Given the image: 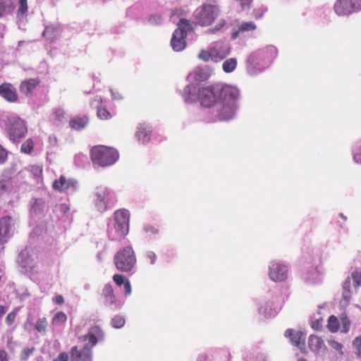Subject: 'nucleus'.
Instances as JSON below:
<instances>
[{"mask_svg":"<svg viewBox=\"0 0 361 361\" xmlns=\"http://www.w3.org/2000/svg\"><path fill=\"white\" fill-rule=\"evenodd\" d=\"M47 322L46 318H41L37 321L36 324L34 325V329L38 332L45 334L47 331Z\"/></svg>","mask_w":361,"mask_h":361,"instance_id":"obj_29","label":"nucleus"},{"mask_svg":"<svg viewBox=\"0 0 361 361\" xmlns=\"http://www.w3.org/2000/svg\"><path fill=\"white\" fill-rule=\"evenodd\" d=\"M343 291H350V279L348 277L343 285Z\"/></svg>","mask_w":361,"mask_h":361,"instance_id":"obj_53","label":"nucleus"},{"mask_svg":"<svg viewBox=\"0 0 361 361\" xmlns=\"http://www.w3.org/2000/svg\"><path fill=\"white\" fill-rule=\"evenodd\" d=\"M216 54H217L214 52V50H212V49L210 48L209 51H201V52L198 55V57L204 61H208L209 59L214 61V59H216L215 57Z\"/></svg>","mask_w":361,"mask_h":361,"instance_id":"obj_28","label":"nucleus"},{"mask_svg":"<svg viewBox=\"0 0 361 361\" xmlns=\"http://www.w3.org/2000/svg\"><path fill=\"white\" fill-rule=\"evenodd\" d=\"M287 267L276 262H272L269 267V275L274 281H282L287 278Z\"/></svg>","mask_w":361,"mask_h":361,"instance_id":"obj_10","label":"nucleus"},{"mask_svg":"<svg viewBox=\"0 0 361 361\" xmlns=\"http://www.w3.org/2000/svg\"><path fill=\"white\" fill-rule=\"evenodd\" d=\"M342 323H343V329L341 330V332L343 333H347L349 331L350 322L347 317L342 318Z\"/></svg>","mask_w":361,"mask_h":361,"instance_id":"obj_46","label":"nucleus"},{"mask_svg":"<svg viewBox=\"0 0 361 361\" xmlns=\"http://www.w3.org/2000/svg\"><path fill=\"white\" fill-rule=\"evenodd\" d=\"M236 64V59L231 58L224 62L222 68L226 73H231L235 68Z\"/></svg>","mask_w":361,"mask_h":361,"instance_id":"obj_26","label":"nucleus"},{"mask_svg":"<svg viewBox=\"0 0 361 361\" xmlns=\"http://www.w3.org/2000/svg\"><path fill=\"white\" fill-rule=\"evenodd\" d=\"M78 182L70 179L68 180L67 186H66V190L71 189L73 192H75L77 189Z\"/></svg>","mask_w":361,"mask_h":361,"instance_id":"obj_45","label":"nucleus"},{"mask_svg":"<svg viewBox=\"0 0 361 361\" xmlns=\"http://www.w3.org/2000/svg\"><path fill=\"white\" fill-rule=\"evenodd\" d=\"M8 354L4 350H0V361H8Z\"/></svg>","mask_w":361,"mask_h":361,"instance_id":"obj_60","label":"nucleus"},{"mask_svg":"<svg viewBox=\"0 0 361 361\" xmlns=\"http://www.w3.org/2000/svg\"><path fill=\"white\" fill-rule=\"evenodd\" d=\"M34 350V348L24 350V359H25V357H27L30 354H32Z\"/></svg>","mask_w":361,"mask_h":361,"instance_id":"obj_64","label":"nucleus"},{"mask_svg":"<svg viewBox=\"0 0 361 361\" xmlns=\"http://www.w3.org/2000/svg\"><path fill=\"white\" fill-rule=\"evenodd\" d=\"M97 114L102 119H108L111 117L109 111L106 108H99Z\"/></svg>","mask_w":361,"mask_h":361,"instance_id":"obj_36","label":"nucleus"},{"mask_svg":"<svg viewBox=\"0 0 361 361\" xmlns=\"http://www.w3.org/2000/svg\"><path fill=\"white\" fill-rule=\"evenodd\" d=\"M361 9V0H337L334 10L338 16H348Z\"/></svg>","mask_w":361,"mask_h":361,"instance_id":"obj_7","label":"nucleus"},{"mask_svg":"<svg viewBox=\"0 0 361 361\" xmlns=\"http://www.w3.org/2000/svg\"><path fill=\"white\" fill-rule=\"evenodd\" d=\"M9 137L13 142H18L23 137V121L17 116H10L4 121Z\"/></svg>","mask_w":361,"mask_h":361,"instance_id":"obj_6","label":"nucleus"},{"mask_svg":"<svg viewBox=\"0 0 361 361\" xmlns=\"http://www.w3.org/2000/svg\"><path fill=\"white\" fill-rule=\"evenodd\" d=\"M110 192L106 188L98 187L96 188L94 195L97 199L95 205L99 212H104L106 209L110 200Z\"/></svg>","mask_w":361,"mask_h":361,"instance_id":"obj_9","label":"nucleus"},{"mask_svg":"<svg viewBox=\"0 0 361 361\" xmlns=\"http://www.w3.org/2000/svg\"><path fill=\"white\" fill-rule=\"evenodd\" d=\"M114 282L119 286L123 285L128 280L124 276L120 274H115L113 277Z\"/></svg>","mask_w":361,"mask_h":361,"instance_id":"obj_41","label":"nucleus"},{"mask_svg":"<svg viewBox=\"0 0 361 361\" xmlns=\"http://www.w3.org/2000/svg\"><path fill=\"white\" fill-rule=\"evenodd\" d=\"M353 159L355 162L361 164V151L360 152L355 153L353 155Z\"/></svg>","mask_w":361,"mask_h":361,"instance_id":"obj_62","label":"nucleus"},{"mask_svg":"<svg viewBox=\"0 0 361 361\" xmlns=\"http://www.w3.org/2000/svg\"><path fill=\"white\" fill-rule=\"evenodd\" d=\"M322 319H317L316 321L313 322L312 323V328H313L314 329L317 330V331H319L322 329Z\"/></svg>","mask_w":361,"mask_h":361,"instance_id":"obj_51","label":"nucleus"},{"mask_svg":"<svg viewBox=\"0 0 361 361\" xmlns=\"http://www.w3.org/2000/svg\"><path fill=\"white\" fill-rule=\"evenodd\" d=\"M66 321V315L63 312H57L53 318L54 324H62Z\"/></svg>","mask_w":361,"mask_h":361,"instance_id":"obj_34","label":"nucleus"},{"mask_svg":"<svg viewBox=\"0 0 361 361\" xmlns=\"http://www.w3.org/2000/svg\"><path fill=\"white\" fill-rule=\"evenodd\" d=\"M90 153L93 164L102 167L114 164L118 159V153L115 149L104 146L94 147Z\"/></svg>","mask_w":361,"mask_h":361,"instance_id":"obj_2","label":"nucleus"},{"mask_svg":"<svg viewBox=\"0 0 361 361\" xmlns=\"http://www.w3.org/2000/svg\"><path fill=\"white\" fill-rule=\"evenodd\" d=\"M308 274L309 276L306 278V281L314 283L319 281V274L317 270L313 269L308 273Z\"/></svg>","mask_w":361,"mask_h":361,"instance_id":"obj_31","label":"nucleus"},{"mask_svg":"<svg viewBox=\"0 0 361 361\" xmlns=\"http://www.w3.org/2000/svg\"><path fill=\"white\" fill-rule=\"evenodd\" d=\"M110 92L111 94L112 99H114V100H115V99L120 100V99H123V97H122V95L120 93L114 92L112 89H110Z\"/></svg>","mask_w":361,"mask_h":361,"instance_id":"obj_56","label":"nucleus"},{"mask_svg":"<svg viewBox=\"0 0 361 361\" xmlns=\"http://www.w3.org/2000/svg\"><path fill=\"white\" fill-rule=\"evenodd\" d=\"M68 180L66 178L61 176L59 180H55L53 183V188L56 190L63 191L66 190V186H67Z\"/></svg>","mask_w":361,"mask_h":361,"instance_id":"obj_25","label":"nucleus"},{"mask_svg":"<svg viewBox=\"0 0 361 361\" xmlns=\"http://www.w3.org/2000/svg\"><path fill=\"white\" fill-rule=\"evenodd\" d=\"M68 355L65 352L59 353L56 358L54 359L53 361H68Z\"/></svg>","mask_w":361,"mask_h":361,"instance_id":"obj_49","label":"nucleus"},{"mask_svg":"<svg viewBox=\"0 0 361 361\" xmlns=\"http://www.w3.org/2000/svg\"><path fill=\"white\" fill-rule=\"evenodd\" d=\"M212 50H214L217 54L215 56L216 58L214 59V61L218 62L224 59L229 54V48L222 44H216L214 47H211Z\"/></svg>","mask_w":361,"mask_h":361,"instance_id":"obj_18","label":"nucleus"},{"mask_svg":"<svg viewBox=\"0 0 361 361\" xmlns=\"http://www.w3.org/2000/svg\"><path fill=\"white\" fill-rule=\"evenodd\" d=\"M329 343L333 348L337 350H341L342 348V345L336 341H329Z\"/></svg>","mask_w":361,"mask_h":361,"instance_id":"obj_55","label":"nucleus"},{"mask_svg":"<svg viewBox=\"0 0 361 361\" xmlns=\"http://www.w3.org/2000/svg\"><path fill=\"white\" fill-rule=\"evenodd\" d=\"M40 82L38 78H31L24 80V87H26V95L29 96L32 94V90L39 85Z\"/></svg>","mask_w":361,"mask_h":361,"instance_id":"obj_23","label":"nucleus"},{"mask_svg":"<svg viewBox=\"0 0 361 361\" xmlns=\"http://www.w3.org/2000/svg\"><path fill=\"white\" fill-rule=\"evenodd\" d=\"M7 157V151L1 145H0V164H4L6 161Z\"/></svg>","mask_w":361,"mask_h":361,"instance_id":"obj_42","label":"nucleus"},{"mask_svg":"<svg viewBox=\"0 0 361 361\" xmlns=\"http://www.w3.org/2000/svg\"><path fill=\"white\" fill-rule=\"evenodd\" d=\"M259 313L265 317H271L276 314V310L272 308V304L269 302L259 308Z\"/></svg>","mask_w":361,"mask_h":361,"instance_id":"obj_22","label":"nucleus"},{"mask_svg":"<svg viewBox=\"0 0 361 361\" xmlns=\"http://www.w3.org/2000/svg\"><path fill=\"white\" fill-rule=\"evenodd\" d=\"M16 314L14 312H11L7 314L6 321L8 323V324H11L13 322L16 318Z\"/></svg>","mask_w":361,"mask_h":361,"instance_id":"obj_52","label":"nucleus"},{"mask_svg":"<svg viewBox=\"0 0 361 361\" xmlns=\"http://www.w3.org/2000/svg\"><path fill=\"white\" fill-rule=\"evenodd\" d=\"M6 5L3 0H0V17L3 16L6 13Z\"/></svg>","mask_w":361,"mask_h":361,"instance_id":"obj_61","label":"nucleus"},{"mask_svg":"<svg viewBox=\"0 0 361 361\" xmlns=\"http://www.w3.org/2000/svg\"><path fill=\"white\" fill-rule=\"evenodd\" d=\"M353 345L357 350V355L361 356V337H357L353 341Z\"/></svg>","mask_w":361,"mask_h":361,"instance_id":"obj_47","label":"nucleus"},{"mask_svg":"<svg viewBox=\"0 0 361 361\" xmlns=\"http://www.w3.org/2000/svg\"><path fill=\"white\" fill-rule=\"evenodd\" d=\"M114 263L120 271H131L136 263L135 255L132 247L126 246L120 250L114 256Z\"/></svg>","mask_w":361,"mask_h":361,"instance_id":"obj_3","label":"nucleus"},{"mask_svg":"<svg viewBox=\"0 0 361 361\" xmlns=\"http://www.w3.org/2000/svg\"><path fill=\"white\" fill-rule=\"evenodd\" d=\"M103 294L106 298L114 295V290L110 284H106L103 289Z\"/></svg>","mask_w":361,"mask_h":361,"instance_id":"obj_40","label":"nucleus"},{"mask_svg":"<svg viewBox=\"0 0 361 361\" xmlns=\"http://www.w3.org/2000/svg\"><path fill=\"white\" fill-rule=\"evenodd\" d=\"M88 121L89 118L87 116L77 117L70 121V126L73 129L80 130L87 126Z\"/></svg>","mask_w":361,"mask_h":361,"instance_id":"obj_20","label":"nucleus"},{"mask_svg":"<svg viewBox=\"0 0 361 361\" xmlns=\"http://www.w3.org/2000/svg\"><path fill=\"white\" fill-rule=\"evenodd\" d=\"M211 75V70L207 66L197 68L193 73L192 78L197 82L206 81Z\"/></svg>","mask_w":361,"mask_h":361,"instance_id":"obj_15","label":"nucleus"},{"mask_svg":"<svg viewBox=\"0 0 361 361\" xmlns=\"http://www.w3.org/2000/svg\"><path fill=\"white\" fill-rule=\"evenodd\" d=\"M219 15V9L216 6L203 4L194 13L195 23L201 26L211 25Z\"/></svg>","mask_w":361,"mask_h":361,"instance_id":"obj_5","label":"nucleus"},{"mask_svg":"<svg viewBox=\"0 0 361 361\" xmlns=\"http://www.w3.org/2000/svg\"><path fill=\"white\" fill-rule=\"evenodd\" d=\"M147 256L150 259L151 264H154L157 259L155 253L152 251H149L147 254Z\"/></svg>","mask_w":361,"mask_h":361,"instance_id":"obj_58","label":"nucleus"},{"mask_svg":"<svg viewBox=\"0 0 361 361\" xmlns=\"http://www.w3.org/2000/svg\"><path fill=\"white\" fill-rule=\"evenodd\" d=\"M192 29V25L188 20L185 18L180 19L178 27L173 32L171 40V45L175 51H180L185 49L187 31Z\"/></svg>","mask_w":361,"mask_h":361,"instance_id":"obj_4","label":"nucleus"},{"mask_svg":"<svg viewBox=\"0 0 361 361\" xmlns=\"http://www.w3.org/2000/svg\"><path fill=\"white\" fill-rule=\"evenodd\" d=\"M239 27L242 32L250 31L256 29V25L253 22L250 21L243 23Z\"/></svg>","mask_w":361,"mask_h":361,"instance_id":"obj_35","label":"nucleus"},{"mask_svg":"<svg viewBox=\"0 0 361 361\" xmlns=\"http://www.w3.org/2000/svg\"><path fill=\"white\" fill-rule=\"evenodd\" d=\"M350 298H351V292L350 291H343L342 299L340 302L341 305H343V306L348 305Z\"/></svg>","mask_w":361,"mask_h":361,"instance_id":"obj_37","label":"nucleus"},{"mask_svg":"<svg viewBox=\"0 0 361 361\" xmlns=\"http://www.w3.org/2000/svg\"><path fill=\"white\" fill-rule=\"evenodd\" d=\"M11 226V219L4 216L0 219V244L6 242Z\"/></svg>","mask_w":361,"mask_h":361,"instance_id":"obj_14","label":"nucleus"},{"mask_svg":"<svg viewBox=\"0 0 361 361\" xmlns=\"http://www.w3.org/2000/svg\"><path fill=\"white\" fill-rule=\"evenodd\" d=\"M125 324L123 317L116 315L111 319V324L114 328L118 329L122 327Z\"/></svg>","mask_w":361,"mask_h":361,"instance_id":"obj_32","label":"nucleus"},{"mask_svg":"<svg viewBox=\"0 0 361 361\" xmlns=\"http://www.w3.org/2000/svg\"><path fill=\"white\" fill-rule=\"evenodd\" d=\"M264 11H265V9H264V8H258V9L254 10L253 11L254 17L256 19L261 18L263 16Z\"/></svg>","mask_w":361,"mask_h":361,"instance_id":"obj_50","label":"nucleus"},{"mask_svg":"<svg viewBox=\"0 0 361 361\" xmlns=\"http://www.w3.org/2000/svg\"><path fill=\"white\" fill-rule=\"evenodd\" d=\"M47 228V224L42 222L33 228L32 232L31 233V235L39 236L46 232Z\"/></svg>","mask_w":361,"mask_h":361,"instance_id":"obj_30","label":"nucleus"},{"mask_svg":"<svg viewBox=\"0 0 361 361\" xmlns=\"http://www.w3.org/2000/svg\"><path fill=\"white\" fill-rule=\"evenodd\" d=\"M148 126L146 123H142L138 128L136 133V136L140 141L142 143H147L149 141L151 137V130L148 129Z\"/></svg>","mask_w":361,"mask_h":361,"instance_id":"obj_17","label":"nucleus"},{"mask_svg":"<svg viewBox=\"0 0 361 361\" xmlns=\"http://www.w3.org/2000/svg\"><path fill=\"white\" fill-rule=\"evenodd\" d=\"M123 286L126 295H130L131 293V286L130 281L128 280H126V281L123 284Z\"/></svg>","mask_w":361,"mask_h":361,"instance_id":"obj_54","label":"nucleus"},{"mask_svg":"<svg viewBox=\"0 0 361 361\" xmlns=\"http://www.w3.org/2000/svg\"><path fill=\"white\" fill-rule=\"evenodd\" d=\"M308 345L312 350L318 351L324 346L323 340L315 335H311L308 339Z\"/></svg>","mask_w":361,"mask_h":361,"instance_id":"obj_21","label":"nucleus"},{"mask_svg":"<svg viewBox=\"0 0 361 361\" xmlns=\"http://www.w3.org/2000/svg\"><path fill=\"white\" fill-rule=\"evenodd\" d=\"M226 22L224 20H221L214 28H210L207 30V32L209 33H214L216 31H219L225 25Z\"/></svg>","mask_w":361,"mask_h":361,"instance_id":"obj_44","label":"nucleus"},{"mask_svg":"<svg viewBox=\"0 0 361 361\" xmlns=\"http://www.w3.org/2000/svg\"><path fill=\"white\" fill-rule=\"evenodd\" d=\"M55 302L58 305H61L64 302V299L62 295H59L56 296Z\"/></svg>","mask_w":361,"mask_h":361,"instance_id":"obj_63","label":"nucleus"},{"mask_svg":"<svg viewBox=\"0 0 361 361\" xmlns=\"http://www.w3.org/2000/svg\"><path fill=\"white\" fill-rule=\"evenodd\" d=\"M144 230L145 232H151V233H158V230L156 229L154 227H153L152 226H145V228H144Z\"/></svg>","mask_w":361,"mask_h":361,"instance_id":"obj_59","label":"nucleus"},{"mask_svg":"<svg viewBox=\"0 0 361 361\" xmlns=\"http://www.w3.org/2000/svg\"><path fill=\"white\" fill-rule=\"evenodd\" d=\"M28 170L33 174L36 178L39 177L42 175V169L39 166H31Z\"/></svg>","mask_w":361,"mask_h":361,"instance_id":"obj_39","label":"nucleus"},{"mask_svg":"<svg viewBox=\"0 0 361 361\" xmlns=\"http://www.w3.org/2000/svg\"><path fill=\"white\" fill-rule=\"evenodd\" d=\"M285 336L290 338L293 344L302 349L305 345V335L302 331L289 329L286 331Z\"/></svg>","mask_w":361,"mask_h":361,"instance_id":"obj_13","label":"nucleus"},{"mask_svg":"<svg viewBox=\"0 0 361 361\" xmlns=\"http://www.w3.org/2000/svg\"><path fill=\"white\" fill-rule=\"evenodd\" d=\"M71 357L74 360L92 361V350L88 343H86L81 350L77 346H73L71 350Z\"/></svg>","mask_w":361,"mask_h":361,"instance_id":"obj_11","label":"nucleus"},{"mask_svg":"<svg viewBox=\"0 0 361 361\" xmlns=\"http://www.w3.org/2000/svg\"><path fill=\"white\" fill-rule=\"evenodd\" d=\"M59 32L60 29L59 27L47 26L42 32V36L44 37L47 41L52 42Z\"/></svg>","mask_w":361,"mask_h":361,"instance_id":"obj_19","label":"nucleus"},{"mask_svg":"<svg viewBox=\"0 0 361 361\" xmlns=\"http://www.w3.org/2000/svg\"><path fill=\"white\" fill-rule=\"evenodd\" d=\"M34 143L31 138H29L24 143V153L30 154L33 149Z\"/></svg>","mask_w":361,"mask_h":361,"instance_id":"obj_38","label":"nucleus"},{"mask_svg":"<svg viewBox=\"0 0 361 361\" xmlns=\"http://www.w3.org/2000/svg\"><path fill=\"white\" fill-rule=\"evenodd\" d=\"M255 361H268V357L265 354L259 353L257 355Z\"/></svg>","mask_w":361,"mask_h":361,"instance_id":"obj_57","label":"nucleus"},{"mask_svg":"<svg viewBox=\"0 0 361 361\" xmlns=\"http://www.w3.org/2000/svg\"><path fill=\"white\" fill-rule=\"evenodd\" d=\"M351 276L353 279V286L355 288H357L361 286V272L358 271H354L351 274Z\"/></svg>","mask_w":361,"mask_h":361,"instance_id":"obj_33","label":"nucleus"},{"mask_svg":"<svg viewBox=\"0 0 361 361\" xmlns=\"http://www.w3.org/2000/svg\"><path fill=\"white\" fill-rule=\"evenodd\" d=\"M0 96L8 102H15L18 99L16 88L8 82L0 85Z\"/></svg>","mask_w":361,"mask_h":361,"instance_id":"obj_12","label":"nucleus"},{"mask_svg":"<svg viewBox=\"0 0 361 361\" xmlns=\"http://www.w3.org/2000/svg\"><path fill=\"white\" fill-rule=\"evenodd\" d=\"M148 21L152 25H159L161 22V18L159 16L152 15L149 16Z\"/></svg>","mask_w":361,"mask_h":361,"instance_id":"obj_43","label":"nucleus"},{"mask_svg":"<svg viewBox=\"0 0 361 361\" xmlns=\"http://www.w3.org/2000/svg\"><path fill=\"white\" fill-rule=\"evenodd\" d=\"M100 331V329L98 326L93 327L91 329V330L89 331V333L84 336L83 341L88 340L89 342L92 344V346L95 345L97 343V338L95 336V334Z\"/></svg>","mask_w":361,"mask_h":361,"instance_id":"obj_24","label":"nucleus"},{"mask_svg":"<svg viewBox=\"0 0 361 361\" xmlns=\"http://www.w3.org/2000/svg\"><path fill=\"white\" fill-rule=\"evenodd\" d=\"M239 93L238 88L221 83L208 87L190 84L184 88L183 97L186 103L199 102L203 107L212 109L220 121H228L235 116Z\"/></svg>","mask_w":361,"mask_h":361,"instance_id":"obj_1","label":"nucleus"},{"mask_svg":"<svg viewBox=\"0 0 361 361\" xmlns=\"http://www.w3.org/2000/svg\"><path fill=\"white\" fill-rule=\"evenodd\" d=\"M64 111L61 108H57L54 110V115L58 121H61V119L64 117Z\"/></svg>","mask_w":361,"mask_h":361,"instance_id":"obj_48","label":"nucleus"},{"mask_svg":"<svg viewBox=\"0 0 361 361\" xmlns=\"http://www.w3.org/2000/svg\"><path fill=\"white\" fill-rule=\"evenodd\" d=\"M327 327L333 333L337 332L339 327V322L336 317L331 315L328 319Z\"/></svg>","mask_w":361,"mask_h":361,"instance_id":"obj_27","label":"nucleus"},{"mask_svg":"<svg viewBox=\"0 0 361 361\" xmlns=\"http://www.w3.org/2000/svg\"><path fill=\"white\" fill-rule=\"evenodd\" d=\"M44 201L41 198H32L30 202V214L31 216L40 214L44 212Z\"/></svg>","mask_w":361,"mask_h":361,"instance_id":"obj_16","label":"nucleus"},{"mask_svg":"<svg viewBox=\"0 0 361 361\" xmlns=\"http://www.w3.org/2000/svg\"><path fill=\"white\" fill-rule=\"evenodd\" d=\"M129 216L130 214L127 209L117 210L114 213L115 229L121 236H125L128 233Z\"/></svg>","mask_w":361,"mask_h":361,"instance_id":"obj_8","label":"nucleus"}]
</instances>
